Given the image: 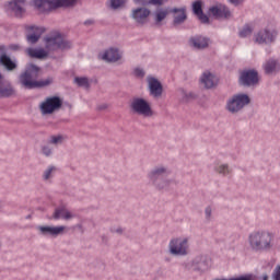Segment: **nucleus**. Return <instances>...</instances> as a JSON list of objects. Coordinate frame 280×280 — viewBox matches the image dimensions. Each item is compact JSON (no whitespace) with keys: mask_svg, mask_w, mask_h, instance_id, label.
<instances>
[{"mask_svg":"<svg viewBox=\"0 0 280 280\" xmlns=\"http://www.w3.org/2000/svg\"><path fill=\"white\" fill-rule=\"evenodd\" d=\"M46 49L44 48H28L26 54L30 58H36L37 60H43V58H47L49 56V51H58L61 49H71L72 44L71 42L67 40L62 35L56 34L45 38Z\"/></svg>","mask_w":280,"mask_h":280,"instance_id":"obj_1","label":"nucleus"},{"mask_svg":"<svg viewBox=\"0 0 280 280\" xmlns=\"http://www.w3.org/2000/svg\"><path fill=\"white\" fill-rule=\"evenodd\" d=\"M38 67L30 66L19 77L20 84L24 89H43L44 86H49L54 81L51 78L44 80H36L38 78Z\"/></svg>","mask_w":280,"mask_h":280,"instance_id":"obj_2","label":"nucleus"},{"mask_svg":"<svg viewBox=\"0 0 280 280\" xmlns=\"http://www.w3.org/2000/svg\"><path fill=\"white\" fill-rule=\"evenodd\" d=\"M275 235L266 231L253 232L248 236L249 247L255 253H261L264 250H272L275 248Z\"/></svg>","mask_w":280,"mask_h":280,"instance_id":"obj_3","label":"nucleus"},{"mask_svg":"<svg viewBox=\"0 0 280 280\" xmlns=\"http://www.w3.org/2000/svg\"><path fill=\"white\" fill-rule=\"evenodd\" d=\"M78 0H34L33 5L39 12H51L57 8H71L75 5Z\"/></svg>","mask_w":280,"mask_h":280,"instance_id":"obj_4","label":"nucleus"},{"mask_svg":"<svg viewBox=\"0 0 280 280\" xmlns=\"http://www.w3.org/2000/svg\"><path fill=\"white\" fill-rule=\"evenodd\" d=\"M168 248H170L171 255L185 257V255H189V238L187 237L173 238L170 242Z\"/></svg>","mask_w":280,"mask_h":280,"instance_id":"obj_5","label":"nucleus"},{"mask_svg":"<svg viewBox=\"0 0 280 280\" xmlns=\"http://www.w3.org/2000/svg\"><path fill=\"white\" fill-rule=\"evenodd\" d=\"M130 108L135 115H140L141 117H152V115H154L152 106L143 98H133Z\"/></svg>","mask_w":280,"mask_h":280,"instance_id":"obj_6","label":"nucleus"},{"mask_svg":"<svg viewBox=\"0 0 280 280\" xmlns=\"http://www.w3.org/2000/svg\"><path fill=\"white\" fill-rule=\"evenodd\" d=\"M42 115H51L56 113V110H60L62 108V100L58 96L47 97L39 105Z\"/></svg>","mask_w":280,"mask_h":280,"instance_id":"obj_7","label":"nucleus"},{"mask_svg":"<svg viewBox=\"0 0 280 280\" xmlns=\"http://www.w3.org/2000/svg\"><path fill=\"white\" fill-rule=\"evenodd\" d=\"M250 104V98L246 94L234 95L226 105L230 113H240L244 106Z\"/></svg>","mask_w":280,"mask_h":280,"instance_id":"obj_8","label":"nucleus"},{"mask_svg":"<svg viewBox=\"0 0 280 280\" xmlns=\"http://www.w3.org/2000/svg\"><path fill=\"white\" fill-rule=\"evenodd\" d=\"M277 38V31L265 28L259 31L255 35V43L258 45H268L269 43H275V39Z\"/></svg>","mask_w":280,"mask_h":280,"instance_id":"obj_9","label":"nucleus"},{"mask_svg":"<svg viewBox=\"0 0 280 280\" xmlns=\"http://www.w3.org/2000/svg\"><path fill=\"white\" fill-rule=\"evenodd\" d=\"M208 14L213 19H231V10H229L226 5L222 3H217L210 7Z\"/></svg>","mask_w":280,"mask_h":280,"instance_id":"obj_10","label":"nucleus"},{"mask_svg":"<svg viewBox=\"0 0 280 280\" xmlns=\"http://www.w3.org/2000/svg\"><path fill=\"white\" fill-rule=\"evenodd\" d=\"M7 12H11L18 19L25 16V0H11L7 4Z\"/></svg>","mask_w":280,"mask_h":280,"instance_id":"obj_11","label":"nucleus"},{"mask_svg":"<svg viewBox=\"0 0 280 280\" xmlns=\"http://www.w3.org/2000/svg\"><path fill=\"white\" fill-rule=\"evenodd\" d=\"M240 80L241 84H243L244 86H253L254 84H257V82H259V77L257 74V71L247 70L242 72Z\"/></svg>","mask_w":280,"mask_h":280,"instance_id":"obj_12","label":"nucleus"},{"mask_svg":"<svg viewBox=\"0 0 280 280\" xmlns=\"http://www.w3.org/2000/svg\"><path fill=\"white\" fill-rule=\"evenodd\" d=\"M150 14L151 11L149 9L138 8L132 11V19H135L140 25H143L148 21Z\"/></svg>","mask_w":280,"mask_h":280,"instance_id":"obj_13","label":"nucleus"},{"mask_svg":"<svg viewBox=\"0 0 280 280\" xmlns=\"http://www.w3.org/2000/svg\"><path fill=\"white\" fill-rule=\"evenodd\" d=\"M148 82L151 95H153V97H161V95H163V85L161 82L152 77L148 79Z\"/></svg>","mask_w":280,"mask_h":280,"instance_id":"obj_14","label":"nucleus"},{"mask_svg":"<svg viewBox=\"0 0 280 280\" xmlns=\"http://www.w3.org/2000/svg\"><path fill=\"white\" fill-rule=\"evenodd\" d=\"M201 84H203L206 89H213V86L218 84V78H215L211 72H203L201 77Z\"/></svg>","mask_w":280,"mask_h":280,"instance_id":"obj_15","label":"nucleus"},{"mask_svg":"<svg viewBox=\"0 0 280 280\" xmlns=\"http://www.w3.org/2000/svg\"><path fill=\"white\" fill-rule=\"evenodd\" d=\"M190 45L195 49H207L209 47V39L202 36H195L190 38Z\"/></svg>","mask_w":280,"mask_h":280,"instance_id":"obj_16","label":"nucleus"},{"mask_svg":"<svg viewBox=\"0 0 280 280\" xmlns=\"http://www.w3.org/2000/svg\"><path fill=\"white\" fill-rule=\"evenodd\" d=\"M42 235H60L65 233V226H39Z\"/></svg>","mask_w":280,"mask_h":280,"instance_id":"obj_17","label":"nucleus"},{"mask_svg":"<svg viewBox=\"0 0 280 280\" xmlns=\"http://www.w3.org/2000/svg\"><path fill=\"white\" fill-rule=\"evenodd\" d=\"M192 11H194V14H196V16H198L199 21H201L202 23H209V16H207L202 12V2L201 1L194 2Z\"/></svg>","mask_w":280,"mask_h":280,"instance_id":"obj_18","label":"nucleus"},{"mask_svg":"<svg viewBox=\"0 0 280 280\" xmlns=\"http://www.w3.org/2000/svg\"><path fill=\"white\" fill-rule=\"evenodd\" d=\"M102 59L107 62H117V60L121 59V55L119 54V50L110 48L104 52Z\"/></svg>","mask_w":280,"mask_h":280,"instance_id":"obj_19","label":"nucleus"},{"mask_svg":"<svg viewBox=\"0 0 280 280\" xmlns=\"http://www.w3.org/2000/svg\"><path fill=\"white\" fill-rule=\"evenodd\" d=\"M174 12V24L180 25V23H185L187 21V12L185 9H173Z\"/></svg>","mask_w":280,"mask_h":280,"instance_id":"obj_20","label":"nucleus"},{"mask_svg":"<svg viewBox=\"0 0 280 280\" xmlns=\"http://www.w3.org/2000/svg\"><path fill=\"white\" fill-rule=\"evenodd\" d=\"M55 220H71L74 218L73 213L71 211L67 210V208H59L54 213Z\"/></svg>","mask_w":280,"mask_h":280,"instance_id":"obj_21","label":"nucleus"},{"mask_svg":"<svg viewBox=\"0 0 280 280\" xmlns=\"http://www.w3.org/2000/svg\"><path fill=\"white\" fill-rule=\"evenodd\" d=\"M31 30L34 33L27 35V40H28V43H32V45H34V43H38V39L40 38L43 33L45 32V28L33 26V27H31Z\"/></svg>","mask_w":280,"mask_h":280,"instance_id":"obj_22","label":"nucleus"},{"mask_svg":"<svg viewBox=\"0 0 280 280\" xmlns=\"http://www.w3.org/2000/svg\"><path fill=\"white\" fill-rule=\"evenodd\" d=\"M264 69L265 73H267V75H270V73H276V71H279L280 65L279 62H277V60L270 59L265 62Z\"/></svg>","mask_w":280,"mask_h":280,"instance_id":"obj_23","label":"nucleus"},{"mask_svg":"<svg viewBox=\"0 0 280 280\" xmlns=\"http://www.w3.org/2000/svg\"><path fill=\"white\" fill-rule=\"evenodd\" d=\"M12 95H14V88H12L9 82L4 81L0 85V97H12Z\"/></svg>","mask_w":280,"mask_h":280,"instance_id":"obj_24","label":"nucleus"},{"mask_svg":"<svg viewBox=\"0 0 280 280\" xmlns=\"http://www.w3.org/2000/svg\"><path fill=\"white\" fill-rule=\"evenodd\" d=\"M0 65L5 67V69H8V71H14V69L16 68L15 62L12 61V59L5 54H2L0 56Z\"/></svg>","mask_w":280,"mask_h":280,"instance_id":"obj_25","label":"nucleus"},{"mask_svg":"<svg viewBox=\"0 0 280 280\" xmlns=\"http://www.w3.org/2000/svg\"><path fill=\"white\" fill-rule=\"evenodd\" d=\"M167 14H170V11L167 9H159L154 13V21L156 25H161L162 21H165L167 19Z\"/></svg>","mask_w":280,"mask_h":280,"instance_id":"obj_26","label":"nucleus"},{"mask_svg":"<svg viewBox=\"0 0 280 280\" xmlns=\"http://www.w3.org/2000/svg\"><path fill=\"white\" fill-rule=\"evenodd\" d=\"M253 26L252 25H245L243 30L240 32L241 38H246V36H250L253 34Z\"/></svg>","mask_w":280,"mask_h":280,"instance_id":"obj_27","label":"nucleus"},{"mask_svg":"<svg viewBox=\"0 0 280 280\" xmlns=\"http://www.w3.org/2000/svg\"><path fill=\"white\" fill-rule=\"evenodd\" d=\"M74 82H75V84H78V86H84L85 89H89V79L88 78L77 77V78H74Z\"/></svg>","mask_w":280,"mask_h":280,"instance_id":"obj_28","label":"nucleus"},{"mask_svg":"<svg viewBox=\"0 0 280 280\" xmlns=\"http://www.w3.org/2000/svg\"><path fill=\"white\" fill-rule=\"evenodd\" d=\"M56 172L55 166H49L48 170L44 172V180H49L54 176V173Z\"/></svg>","mask_w":280,"mask_h":280,"instance_id":"obj_29","label":"nucleus"},{"mask_svg":"<svg viewBox=\"0 0 280 280\" xmlns=\"http://www.w3.org/2000/svg\"><path fill=\"white\" fill-rule=\"evenodd\" d=\"M126 3V0H110V5L114 10H117V8H121Z\"/></svg>","mask_w":280,"mask_h":280,"instance_id":"obj_30","label":"nucleus"},{"mask_svg":"<svg viewBox=\"0 0 280 280\" xmlns=\"http://www.w3.org/2000/svg\"><path fill=\"white\" fill-rule=\"evenodd\" d=\"M230 280H255V276L253 275H245L237 278H231Z\"/></svg>","mask_w":280,"mask_h":280,"instance_id":"obj_31","label":"nucleus"},{"mask_svg":"<svg viewBox=\"0 0 280 280\" xmlns=\"http://www.w3.org/2000/svg\"><path fill=\"white\" fill-rule=\"evenodd\" d=\"M50 143H62V136H52Z\"/></svg>","mask_w":280,"mask_h":280,"instance_id":"obj_32","label":"nucleus"},{"mask_svg":"<svg viewBox=\"0 0 280 280\" xmlns=\"http://www.w3.org/2000/svg\"><path fill=\"white\" fill-rule=\"evenodd\" d=\"M219 174H229V166L228 165H221L218 168Z\"/></svg>","mask_w":280,"mask_h":280,"instance_id":"obj_33","label":"nucleus"},{"mask_svg":"<svg viewBox=\"0 0 280 280\" xmlns=\"http://www.w3.org/2000/svg\"><path fill=\"white\" fill-rule=\"evenodd\" d=\"M163 172H165V168H156L152 172V178H154V176H159V174H163Z\"/></svg>","mask_w":280,"mask_h":280,"instance_id":"obj_34","label":"nucleus"},{"mask_svg":"<svg viewBox=\"0 0 280 280\" xmlns=\"http://www.w3.org/2000/svg\"><path fill=\"white\" fill-rule=\"evenodd\" d=\"M273 279L280 280V266H278L273 272Z\"/></svg>","mask_w":280,"mask_h":280,"instance_id":"obj_35","label":"nucleus"},{"mask_svg":"<svg viewBox=\"0 0 280 280\" xmlns=\"http://www.w3.org/2000/svg\"><path fill=\"white\" fill-rule=\"evenodd\" d=\"M165 1L167 0H150V3H152L153 5H163Z\"/></svg>","mask_w":280,"mask_h":280,"instance_id":"obj_36","label":"nucleus"},{"mask_svg":"<svg viewBox=\"0 0 280 280\" xmlns=\"http://www.w3.org/2000/svg\"><path fill=\"white\" fill-rule=\"evenodd\" d=\"M135 3H140L141 5H150V0H133Z\"/></svg>","mask_w":280,"mask_h":280,"instance_id":"obj_37","label":"nucleus"},{"mask_svg":"<svg viewBox=\"0 0 280 280\" xmlns=\"http://www.w3.org/2000/svg\"><path fill=\"white\" fill-rule=\"evenodd\" d=\"M43 154H45L46 156H50L51 155V149H49L48 147H44L43 148Z\"/></svg>","mask_w":280,"mask_h":280,"instance_id":"obj_38","label":"nucleus"},{"mask_svg":"<svg viewBox=\"0 0 280 280\" xmlns=\"http://www.w3.org/2000/svg\"><path fill=\"white\" fill-rule=\"evenodd\" d=\"M135 74L138 77V78H143L144 73H143V70L141 69H136L135 70Z\"/></svg>","mask_w":280,"mask_h":280,"instance_id":"obj_39","label":"nucleus"},{"mask_svg":"<svg viewBox=\"0 0 280 280\" xmlns=\"http://www.w3.org/2000/svg\"><path fill=\"white\" fill-rule=\"evenodd\" d=\"M244 0H230V3L233 5H240V3H243Z\"/></svg>","mask_w":280,"mask_h":280,"instance_id":"obj_40","label":"nucleus"},{"mask_svg":"<svg viewBox=\"0 0 280 280\" xmlns=\"http://www.w3.org/2000/svg\"><path fill=\"white\" fill-rule=\"evenodd\" d=\"M207 218H211V207L206 208Z\"/></svg>","mask_w":280,"mask_h":280,"instance_id":"obj_41","label":"nucleus"},{"mask_svg":"<svg viewBox=\"0 0 280 280\" xmlns=\"http://www.w3.org/2000/svg\"><path fill=\"white\" fill-rule=\"evenodd\" d=\"M0 51H1V54H4L5 52V46L1 45L0 46Z\"/></svg>","mask_w":280,"mask_h":280,"instance_id":"obj_42","label":"nucleus"},{"mask_svg":"<svg viewBox=\"0 0 280 280\" xmlns=\"http://www.w3.org/2000/svg\"><path fill=\"white\" fill-rule=\"evenodd\" d=\"M5 82V80H3V75H1L0 73V86Z\"/></svg>","mask_w":280,"mask_h":280,"instance_id":"obj_43","label":"nucleus"},{"mask_svg":"<svg viewBox=\"0 0 280 280\" xmlns=\"http://www.w3.org/2000/svg\"><path fill=\"white\" fill-rule=\"evenodd\" d=\"M93 21H86L85 25H92Z\"/></svg>","mask_w":280,"mask_h":280,"instance_id":"obj_44","label":"nucleus"},{"mask_svg":"<svg viewBox=\"0 0 280 280\" xmlns=\"http://www.w3.org/2000/svg\"><path fill=\"white\" fill-rule=\"evenodd\" d=\"M262 280H268V276H264V277H262Z\"/></svg>","mask_w":280,"mask_h":280,"instance_id":"obj_45","label":"nucleus"}]
</instances>
